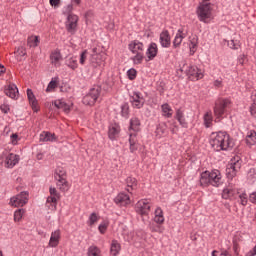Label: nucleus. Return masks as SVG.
I'll use <instances>...</instances> for the list:
<instances>
[{"label":"nucleus","instance_id":"43","mask_svg":"<svg viewBox=\"0 0 256 256\" xmlns=\"http://www.w3.org/2000/svg\"><path fill=\"white\" fill-rule=\"evenodd\" d=\"M79 16L75 14H68L67 16V23H78Z\"/></svg>","mask_w":256,"mask_h":256},{"label":"nucleus","instance_id":"27","mask_svg":"<svg viewBox=\"0 0 256 256\" xmlns=\"http://www.w3.org/2000/svg\"><path fill=\"white\" fill-rule=\"evenodd\" d=\"M237 195L239 197L240 204L243 205V207H245L249 201L247 193L243 190H238Z\"/></svg>","mask_w":256,"mask_h":256},{"label":"nucleus","instance_id":"55","mask_svg":"<svg viewBox=\"0 0 256 256\" xmlns=\"http://www.w3.org/2000/svg\"><path fill=\"white\" fill-rule=\"evenodd\" d=\"M214 87H223V80L222 79H217L213 83Z\"/></svg>","mask_w":256,"mask_h":256},{"label":"nucleus","instance_id":"63","mask_svg":"<svg viewBox=\"0 0 256 256\" xmlns=\"http://www.w3.org/2000/svg\"><path fill=\"white\" fill-rule=\"evenodd\" d=\"M151 229L152 231H161V226L156 225V226H153Z\"/></svg>","mask_w":256,"mask_h":256},{"label":"nucleus","instance_id":"8","mask_svg":"<svg viewBox=\"0 0 256 256\" xmlns=\"http://www.w3.org/2000/svg\"><path fill=\"white\" fill-rule=\"evenodd\" d=\"M135 211L138 215H141L143 221L149 219V213L151 212V202L147 199H141L135 204Z\"/></svg>","mask_w":256,"mask_h":256},{"label":"nucleus","instance_id":"44","mask_svg":"<svg viewBox=\"0 0 256 256\" xmlns=\"http://www.w3.org/2000/svg\"><path fill=\"white\" fill-rule=\"evenodd\" d=\"M101 52L99 51V48L95 47L92 49V54L90 56V61H95L97 59V55H100Z\"/></svg>","mask_w":256,"mask_h":256},{"label":"nucleus","instance_id":"17","mask_svg":"<svg viewBox=\"0 0 256 256\" xmlns=\"http://www.w3.org/2000/svg\"><path fill=\"white\" fill-rule=\"evenodd\" d=\"M59 241H61V231L55 230L51 233L48 245L49 247L55 248L59 245Z\"/></svg>","mask_w":256,"mask_h":256},{"label":"nucleus","instance_id":"22","mask_svg":"<svg viewBox=\"0 0 256 256\" xmlns=\"http://www.w3.org/2000/svg\"><path fill=\"white\" fill-rule=\"evenodd\" d=\"M17 163H19V155L9 154L6 157V165L9 169H13Z\"/></svg>","mask_w":256,"mask_h":256},{"label":"nucleus","instance_id":"3","mask_svg":"<svg viewBox=\"0 0 256 256\" xmlns=\"http://www.w3.org/2000/svg\"><path fill=\"white\" fill-rule=\"evenodd\" d=\"M129 51L131 52V59L135 65H140L143 61V51H145V46L143 42L139 40L131 41L129 44Z\"/></svg>","mask_w":256,"mask_h":256},{"label":"nucleus","instance_id":"40","mask_svg":"<svg viewBox=\"0 0 256 256\" xmlns=\"http://www.w3.org/2000/svg\"><path fill=\"white\" fill-rule=\"evenodd\" d=\"M25 213V209H18L15 211L14 213V221H21V219L23 218V214Z\"/></svg>","mask_w":256,"mask_h":256},{"label":"nucleus","instance_id":"31","mask_svg":"<svg viewBox=\"0 0 256 256\" xmlns=\"http://www.w3.org/2000/svg\"><path fill=\"white\" fill-rule=\"evenodd\" d=\"M103 61H105V54L104 52H101V54H97L95 61H90V63L92 66L97 67L98 65H101Z\"/></svg>","mask_w":256,"mask_h":256},{"label":"nucleus","instance_id":"46","mask_svg":"<svg viewBox=\"0 0 256 256\" xmlns=\"http://www.w3.org/2000/svg\"><path fill=\"white\" fill-rule=\"evenodd\" d=\"M57 88V81L51 80L46 88V93H49L51 89H56Z\"/></svg>","mask_w":256,"mask_h":256},{"label":"nucleus","instance_id":"33","mask_svg":"<svg viewBox=\"0 0 256 256\" xmlns=\"http://www.w3.org/2000/svg\"><path fill=\"white\" fill-rule=\"evenodd\" d=\"M212 123H213V114L211 112H206L204 115L205 127H211Z\"/></svg>","mask_w":256,"mask_h":256},{"label":"nucleus","instance_id":"34","mask_svg":"<svg viewBox=\"0 0 256 256\" xmlns=\"http://www.w3.org/2000/svg\"><path fill=\"white\" fill-rule=\"evenodd\" d=\"M28 47H37L39 45V36H31L27 40Z\"/></svg>","mask_w":256,"mask_h":256},{"label":"nucleus","instance_id":"60","mask_svg":"<svg viewBox=\"0 0 256 256\" xmlns=\"http://www.w3.org/2000/svg\"><path fill=\"white\" fill-rule=\"evenodd\" d=\"M249 201L256 204V192L250 194Z\"/></svg>","mask_w":256,"mask_h":256},{"label":"nucleus","instance_id":"9","mask_svg":"<svg viewBox=\"0 0 256 256\" xmlns=\"http://www.w3.org/2000/svg\"><path fill=\"white\" fill-rule=\"evenodd\" d=\"M99 95H101V86H95L83 97L82 102L84 105H95L97 99H99Z\"/></svg>","mask_w":256,"mask_h":256},{"label":"nucleus","instance_id":"4","mask_svg":"<svg viewBox=\"0 0 256 256\" xmlns=\"http://www.w3.org/2000/svg\"><path fill=\"white\" fill-rule=\"evenodd\" d=\"M197 15L199 21L202 23H209V21L213 19V4L200 2L197 8Z\"/></svg>","mask_w":256,"mask_h":256},{"label":"nucleus","instance_id":"41","mask_svg":"<svg viewBox=\"0 0 256 256\" xmlns=\"http://www.w3.org/2000/svg\"><path fill=\"white\" fill-rule=\"evenodd\" d=\"M122 111V117H125V119H128L129 118V104H124L122 107H121Z\"/></svg>","mask_w":256,"mask_h":256},{"label":"nucleus","instance_id":"64","mask_svg":"<svg viewBox=\"0 0 256 256\" xmlns=\"http://www.w3.org/2000/svg\"><path fill=\"white\" fill-rule=\"evenodd\" d=\"M6 69L5 66H3L2 64H0V75H2L3 73H5Z\"/></svg>","mask_w":256,"mask_h":256},{"label":"nucleus","instance_id":"2","mask_svg":"<svg viewBox=\"0 0 256 256\" xmlns=\"http://www.w3.org/2000/svg\"><path fill=\"white\" fill-rule=\"evenodd\" d=\"M200 185L202 187H221L223 185V175L219 170L205 171L200 175Z\"/></svg>","mask_w":256,"mask_h":256},{"label":"nucleus","instance_id":"51","mask_svg":"<svg viewBox=\"0 0 256 256\" xmlns=\"http://www.w3.org/2000/svg\"><path fill=\"white\" fill-rule=\"evenodd\" d=\"M135 77H137V70L132 68V69L129 70V79H130V81H133V79H135Z\"/></svg>","mask_w":256,"mask_h":256},{"label":"nucleus","instance_id":"19","mask_svg":"<svg viewBox=\"0 0 256 256\" xmlns=\"http://www.w3.org/2000/svg\"><path fill=\"white\" fill-rule=\"evenodd\" d=\"M116 205H120V207H127L129 205V195L125 193H120L114 199Z\"/></svg>","mask_w":256,"mask_h":256},{"label":"nucleus","instance_id":"13","mask_svg":"<svg viewBox=\"0 0 256 256\" xmlns=\"http://www.w3.org/2000/svg\"><path fill=\"white\" fill-rule=\"evenodd\" d=\"M237 193H239V189L228 186L222 192L223 199H237Z\"/></svg>","mask_w":256,"mask_h":256},{"label":"nucleus","instance_id":"37","mask_svg":"<svg viewBox=\"0 0 256 256\" xmlns=\"http://www.w3.org/2000/svg\"><path fill=\"white\" fill-rule=\"evenodd\" d=\"M66 29L68 33H75L77 31V22H66Z\"/></svg>","mask_w":256,"mask_h":256},{"label":"nucleus","instance_id":"18","mask_svg":"<svg viewBox=\"0 0 256 256\" xmlns=\"http://www.w3.org/2000/svg\"><path fill=\"white\" fill-rule=\"evenodd\" d=\"M160 45L162 47H171V36L169 35V31L165 30L163 32H161L160 34Z\"/></svg>","mask_w":256,"mask_h":256},{"label":"nucleus","instance_id":"53","mask_svg":"<svg viewBox=\"0 0 256 256\" xmlns=\"http://www.w3.org/2000/svg\"><path fill=\"white\" fill-rule=\"evenodd\" d=\"M17 53H18V55H20V57H25V55H27V52H26V50L23 48V46L18 47Z\"/></svg>","mask_w":256,"mask_h":256},{"label":"nucleus","instance_id":"7","mask_svg":"<svg viewBox=\"0 0 256 256\" xmlns=\"http://www.w3.org/2000/svg\"><path fill=\"white\" fill-rule=\"evenodd\" d=\"M231 107V100L220 99L216 102L214 107L215 122L219 123L223 119V115L227 112V109Z\"/></svg>","mask_w":256,"mask_h":256},{"label":"nucleus","instance_id":"57","mask_svg":"<svg viewBox=\"0 0 256 256\" xmlns=\"http://www.w3.org/2000/svg\"><path fill=\"white\" fill-rule=\"evenodd\" d=\"M98 230L102 235H104V233L107 231V225L98 226Z\"/></svg>","mask_w":256,"mask_h":256},{"label":"nucleus","instance_id":"50","mask_svg":"<svg viewBox=\"0 0 256 256\" xmlns=\"http://www.w3.org/2000/svg\"><path fill=\"white\" fill-rule=\"evenodd\" d=\"M130 188L132 191H137L138 185H137V179L133 178L130 180Z\"/></svg>","mask_w":256,"mask_h":256},{"label":"nucleus","instance_id":"61","mask_svg":"<svg viewBox=\"0 0 256 256\" xmlns=\"http://www.w3.org/2000/svg\"><path fill=\"white\" fill-rule=\"evenodd\" d=\"M256 255V246L250 250L248 253H246L245 256H255Z\"/></svg>","mask_w":256,"mask_h":256},{"label":"nucleus","instance_id":"12","mask_svg":"<svg viewBox=\"0 0 256 256\" xmlns=\"http://www.w3.org/2000/svg\"><path fill=\"white\" fill-rule=\"evenodd\" d=\"M131 103L132 107H134L135 109H141V107L145 105V98H143V95H141V93L134 92Z\"/></svg>","mask_w":256,"mask_h":256},{"label":"nucleus","instance_id":"21","mask_svg":"<svg viewBox=\"0 0 256 256\" xmlns=\"http://www.w3.org/2000/svg\"><path fill=\"white\" fill-rule=\"evenodd\" d=\"M119 125L117 124H112L109 126V130H108V137L109 139H111V141H115V139H117V137L119 136Z\"/></svg>","mask_w":256,"mask_h":256},{"label":"nucleus","instance_id":"11","mask_svg":"<svg viewBox=\"0 0 256 256\" xmlns=\"http://www.w3.org/2000/svg\"><path fill=\"white\" fill-rule=\"evenodd\" d=\"M29 201V192H21L10 199L12 207H23Z\"/></svg>","mask_w":256,"mask_h":256},{"label":"nucleus","instance_id":"1","mask_svg":"<svg viewBox=\"0 0 256 256\" xmlns=\"http://www.w3.org/2000/svg\"><path fill=\"white\" fill-rule=\"evenodd\" d=\"M210 145L214 151H227L234 145L231 136L227 132H212L210 134Z\"/></svg>","mask_w":256,"mask_h":256},{"label":"nucleus","instance_id":"45","mask_svg":"<svg viewBox=\"0 0 256 256\" xmlns=\"http://www.w3.org/2000/svg\"><path fill=\"white\" fill-rule=\"evenodd\" d=\"M239 46V41L237 40L228 41V47H230V49H239Z\"/></svg>","mask_w":256,"mask_h":256},{"label":"nucleus","instance_id":"56","mask_svg":"<svg viewBox=\"0 0 256 256\" xmlns=\"http://www.w3.org/2000/svg\"><path fill=\"white\" fill-rule=\"evenodd\" d=\"M250 113L253 117H256V103H253L250 107Z\"/></svg>","mask_w":256,"mask_h":256},{"label":"nucleus","instance_id":"24","mask_svg":"<svg viewBox=\"0 0 256 256\" xmlns=\"http://www.w3.org/2000/svg\"><path fill=\"white\" fill-rule=\"evenodd\" d=\"M246 143L250 147L256 144V132H255V130L248 131L247 136H246Z\"/></svg>","mask_w":256,"mask_h":256},{"label":"nucleus","instance_id":"54","mask_svg":"<svg viewBox=\"0 0 256 256\" xmlns=\"http://www.w3.org/2000/svg\"><path fill=\"white\" fill-rule=\"evenodd\" d=\"M51 7H59L61 0H49Z\"/></svg>","mask_w":256,"mask_h":256},{"label":"nucleus","instance_id":"39","mask_svg":"<svg viewBox=\"0 0 256 256\" xmlns=\"http://www.w3.org/2000/svg\"><path fill=\"white\" fill-rule=\"evenodd\" d=\"M66 65L73 71H75V69H77L78 67L77 60H75L74 58H69L68 60H66Z\"/></svg>","mask_w":256,"mask_h":256},{"label":"nucleus","instance_id":"10","mask_svg":"<svg viewBox=\"0 0 256 256\" xmlns=\"http://www.w3.org/2000/svg\"><path fill=\"white\" fill-rule=\"evenodd\" d=\"M241 169V160L239 159V156L234 157L230 160V163L228 164V167L226 169V174L229 179H233L235 175H237V171Z\"/></svg>","mask_w":256,"mask_h":256},{"label":"nucleus","instance_id":"26","mask_svg":"<svg viewBox=\"0 0 256 256\" xmlns=\"http://www.w3.org/2000/svg\"><path fill=\"white\" fill-rule=\"evenodd\" d=\"M52 104H54L56 109H63L65 113H69L70 111L69 105L61 100H56L52 102Z\"/></svg>","mask_w":256,"mask_h":256},{"label":"nucleus","instance_id":"49","mask_svg":"<svg viewBox=\"0 0 256 256\" xmlns=\"http://www.w3.org/2000/svg\"><path fill=\"white\" fill-rule=\"evenodd\" d=\"M85 61H87V50H84V51L80 54V64H81V65H85Z\"/></svg>","mask_w":256,"mask_h":256},{"label":"nucleus","instance_id":"58","mask_svg":"<svg viewBox=\"0 0 256 256\" xmlns=\"http://www.w3.org/2000/svg\"><path fill=\"white\" fill-rule=\"evenodd\" d=\"M59 198L55 197V196H50L47 198V203H57V200Z\"/></svg>","mask_w":256,"mask_h":256},{"label":"nucleus","instance_id":"14","mask_svg":"<svg viewBox=\"0 0 256 256\" xmlns=\"http://www.w3.org/2000/svg\"><path fill=\"white\" fill-rule=\"evenodd\" d=\"M158 52H159V48L157 47V43L155 42L150 43L146 51V57L148 61H153V59L157 57Z\"/></svg>","mask_w":256,"mask_h":256},{"label":"nucleus","instance_id":"59","mask_svg":"<svg viewBox=\"0 0 256 256\" xmlns=\"http://www.w3.org/2000/svg\"><path fill=\"white\" fill-rule=\"evenodd\" d=\"M245 59H247V57L245 55H240V57L238 58L239 64L245 65Z\"/></svg>","mask_w":256,"mask_h":256},{"label":"nucleus","instance_id":"5","mask_svg":"<svg viewBox=\"0 0 256 256\" xmlns=\"http://www.w3.org/2000/svg\"><path fill=\"white\" fill-rule=\"evenodd\" d=\"M180 71L185 73L190 81H199V79H203L204 77L203 70L199 69L197 66H192L187 63H184L180 67Z\"/></svg>","mask_w":256,"mask_h":256},{"label":"nucleus","instance_id":"32","mask_svg":"<svg viewBox=\"0 0 256 256\" xmlns=\"http://www.w3.org/2000/svg\"><path fill=\"white\" fill-rule=\"evenodd\" d=\"M88 256H101V249L97 246H90L87 252Z\"/></svg>","mask_w":256,"mask_h":256},{"label":"nucleus","instance_id":"23","mask_svg":"<svg viewBox=\"0 0 256 256\" xmlns=\"http://www.w3.org/2000/svg\"><path fill=\"white\" fill-rule=\"evenodd\" d=\"M163 117H167V119H171L173 117V108L169 104H163L161 106Z\"/></svg>","mask_w":256,"mask_h":256},{"label":"nucleus","instance_id":"47","mask_svg":"<svg viewBox=\"0 0 256 256\" xmlns=\"http://www.w3.org/2000/svg\"><path fill=\"white\" fill-rule=\"evenodd\" d=\"M190 51L195 53L197 51V39L193 38L190 42Z\"/></svg>","mask_w":256,"mask_h":256},{"label":"nucleus","instance_id":"38","mask_svg":"<svg viewBox=\"0 0 256 256\" xmlns=\"http://www.w3.org/2000/svg\"><path fill=\"white\" fill-rule=\"evenodd\" d=\"M166 131H167V126L165 124H160L156 129V135H158V137H163Z\"/></svg>","mask_w":256,"mask_h":256},{"label":"nucleus","instance_id":"30","mask_svg":"<svg viewBox=\"0 0 256 256\" xmlns=\"http://www.w3.org/2000/svg\"><path fill=\"white\" fill-rule=\"evenodd\" d=\"M40 141L47 142V141H55V134L50 132H43L40 135Z\"/></svg>","mask_w":256,"mask_h":256},{"label":"nucleus","instance_id":"29","mask_svg":"<svg viewBox=\"0 0 256 256\" xmlns=\"http://www.w3.org/2000/svg\"><path fill=\"white\" fill-rule=\"evenodd\" d=\"M154 221L155 223H163L165 221V217H163V210L160 207L155 210Z\"/></svg>","mask_w":256,"mask_h":256},{"label":"nucleus","instance_id":"25","mask_svg":"<svg viewBox=\"0 0 256 256\" xmlns=\"http://www.w3.org/2000/svg\"><path fill=\"white\" fill-rule=\"evenodd\" d=\"M121 251V244L117 242V240H113L110 247V253L113 256L119 255V252Z\"/></svg>","mask_w":256,"mask_h":256},{"label":"nucleus","instance_id":"15","mask_svg":"<svg viewBox=\"0 0 256 256\" xmlns=\"http://www.w3.org/2000/svg\"><path fill=\"white\" fill-rule=\"evenodd\" d=\"M27 98L32 107L33 112L37 113L39 111L37 98H35V94H33V90H31L30 88L27 89Z\"/></svg>","mask_w":256,"mask_h":256},{"label":"nucleus","instance_id":"62","mask_svg":"<svg viewBox=\"0 0 256 256\" xmlns=\"http://www.w3.org/2000/svg\"><path fill=\"white\" fill-rule=\"evenodd\" d=\"M251 99L253 103H256V90L252 92Z\"/></svg>","mask_w":256,"mask_h":256},{"label":"nucleus","instance_id":"16","mask_svg":"<svg viewBox=\"0 0 256 256\" xmlns=\"http://www.w3.org/2000/svg\"><path fill=\"white\" fill-rule=\"evenodd\" d=\"M4 93L7 95V97H10V99H17V95H19V89L17 88V85L10 84L5 88Z\"/></svg>","mask_w":256,"mask_h":256},{"label":"nucleus","instance_id":"52","mask_svg":"<svg viewBox=\"0 0 256 256\" xmlns=\"http://www.w3.org/2000/svg\"><path fill=\"white\" fill-rule=\"evenodd\" d=\"M0 110L2 111V113H9V111H11V108H9V105H6V104H2L0 106Z\"/></svg>","mask_w":256,"mask_h":256},{"label":"nucleus","instance_id":"36","mask_svg":"<svg viewBox=\"0 0 256 256\" xmlns=\"http://www.w3.org/2000/svg\"><path fill=\"white\" fill-rule=\"evenodd\" d=\"M50 59L52 63H58V61L61 60V52L59 50H55L54 52L51 53Z\"/></svg>","mask_w":256,"mask_h":256},{"label":"nucleus","instance_id":"35","mask_svg":"<svg viewBox=\"0 0 256 256\" xmlns=\"http://www.w3.org/2000/svg\"><path fill=\"white\" fill-rule=\"evenodd\" d=\"M141 123L139 122V119L133 118L130 122V130L134 131V133H137L139 131V126Z\"/></svg>","mask_w":256,"mask_h":256},{"label":"nucleus","instance_id":"20","mask_svg":"<svg viewBox=\"0 0 256 256\" xmlns=\"http://www.w3.org/2000/svg\"><path fill=\"white\" fill-rule=\"evenodd\" d=\"M185 37H187V32H185V29H179L173 41L174 47H179V45L183 43V39H185Z\"/></svg>","mask_w":256,"mask_h":256},{"label":"nucleus","instance_id":"28","mask_svg":"<svg viewBox=\"0 0 256 256\" xmlns=\"http://www.w3.org/2000/svg\"><path fill=\"white\" fill-rule=\"evenodd\" d=\"M175 117H176L177 121L180 123V125H182V127H187V120H185V115L183 114V111L178 109L176 111Z\"/></svg>","mask_w":256,"mask_h":256},{"label":"nucleus","instance_id":"48","mask_svg":"<svg viewBox=\"0 0 256 256\" xmlns=\"http://www.w3.org/2000/svg\"><path fill=\"white\" fill-rule=\"evenodd\" d=\"M49 191H50V195H51L52 197H56V198H58V199H61V194H59V192H57V189H56V188L50 187V188H49Z\"/></svg>","mask_w":256,"mask_h":256},{"label":"nucleus","instance_id":"42","mask_svg":"<svg viewBox=\"0 0 256 256\" xmlns=\"http://www.w3.org/2000/svg\"><path fill=\"white\" fill-rule=\"evenodd\" d=\"M99 219H101V217H99L97 213L93 212L89 217L90 225H95Z\"/></svg>","mask_w":256,"mask_h":256},{"label":"nucleus","instance_id":"6","mask_svg":"<svg viewBox=\"0 0 256 256\" xmlns=\"http://www.w3.org/2000/svg\"><path fill=\"white\" fill-rule=\"evenodd\" d=\"M54 179L57 182V186L59 187L60 191H69V182L67 181V171L61 167L58 166L55 170Z\"/></svg>","mask_w":256,"mask_h":256}]
</instances>
